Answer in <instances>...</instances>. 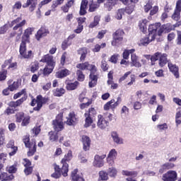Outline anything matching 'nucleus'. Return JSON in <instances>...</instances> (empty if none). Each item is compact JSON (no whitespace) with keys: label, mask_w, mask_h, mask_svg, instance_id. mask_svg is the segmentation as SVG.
Masks as SVG:
<instances>
[{"label":"nucleus","mask_w":181,"mask_h":181,"mask_svg":"<svg viewBox=\"0 0 181 181\" xmlns=\"http://www.w3.org/2000/svg\"><path fill=\"white\" fill-rule=\"evenodd\" d=\"M76 69H79L81 71L84 70H88L90 71L89 74V83L88 86L90 88H93L97 86V83H98V77L100 74H98V69L97 66L94 64H90L88 62H86L84 63H80L76 65Z\"/></svg>","instance_id":"1"},{"label":"nucleus","mask_w":181,"mask_h":181,"mask_svg":"<svg viewBox=\"0 0 181 181\" xmlns=\"http://www.w3.org/2000/svg\"><path fill=\"white\" fill-rule=\"evenodd\" d=\"M35 32V28H28L24 30L22 35L21 42L19 47V53L23 59H33V52L29 50L26 52V43H30V35Z\"/></svg>","instance_id":"2"},{"label":"nucleus","mask_w":181,"mask_h":181,"mask_svg":"<svg viewBox=\"0 0 181 181\" xmlns=\"http://www.w3.org/2000/svg\"><path fill=\"white\" fill-rule=\"evenodd\" d=\"M158 29L159 27L156 24H151L148 26V35L147 37H144L140 40V46H148L150 42H153L156 39V32H158Z\"/></svg>","instance_id":"3"},{"label":"nucleus","mask_w":181,"mask_h":181,"mask_svg":"<svg viewBox=\"0 0 181 181\" xmlns=\"http://www.w3.org/2000/svg\"><path fill=\"white\" fill-rule=\"evenodd\" d=\"M49 100V97H43L42 95H37L36 98L31 95V102L30 105L33 107V111L39 112L42 107Z\"/></svg>","instance_id":"4"},{"label":"nucleus","mask_w":181,"mask_h":181,"mask_svg":"<svg viewBox=\"0 0 181 181\" xmlns=\"http://www.w3.org/2000/svg\"><path fill=\"white\" fill-rule=\"evenodd\" d=\"M22 95H23L22 97ZM22 97V98H21ZM13 100H17L16 101H11L8 103V105L10 107H21L26 100H28V93L26 92V88L22 89L20 92H18L13 95ZM20 98V99H18Z\"/></svg>","instance_id":"5"},{"label":"nucleus","mask_w":181,"mask_h":181,"mask_svg":"<svg viewBox=\"0 0 181 181\" xmlns=\"http://www.w3.org/2000/svg\"><path fill=\"white\" fill-rule=\"evenodd\" d=\"M158 60V64L160 67H165L166 64H169L170 63V60L168 59V54L162 53V52H156L151 57V62H157Z\"/></svg>","instance_id":"6"},{"label":"nucleus","mask_w":181,"mask_h":181,"mask_svg":"<svg viewBox=\"0 0 181 181\" xmlns=\"http://www.w3.org/2000/svg\"><path fill=\"white\" fill-rule=\"evenodd\" d=\"M14 25H16L14 26ZM26 25V20H22V17H18L17 18L13 20L10 23V28H13V30H18V36H22V33H23V26Z\"/></svg>","instance_id":"7"},{"label":"nucleus","mask_w":181,"mask_h":181,"mask_svg":"<svg viewBox=\"0 0 181 181\" xmlns=\"http://www.w3.org/2000/svg\"><path fill=\"white\" fill-rule=\"evenodd\" d=\"M125 32L124 30L119 28L115 33H112V40L111 41L112 46H119L124 40V35Z\"/></svg>","instance_id":"8"},{"label":"nucleus","mask_w":181,"mask_h":181,"mask_svg":"<svg viewBox=\"0 0 181 181\" xmlns=\"http://www.w3.org/2000/svg\"><path fill=\"white\" fill-rule=\"evenodd\" d=\"M73 158V151L69 150L67 154H65L64 158L61 160L62 165H63V170H64V175H66L67 172H69V163L68 162L71 161Z\"/></svg>","instance_id":"9"},{"label":"nucleus","mask_w":181,"mask_h":181,"mask_svg":"<svg viewBox=\"0 0 181 181\" xmlns=\"http://www.w3.org/2000/svg\"><path fill=\"white\" fill-rule=\"evenodd\" d=\"M121 101H122L121 97H118L116 102L115 100L112 99L104 105L103 109L105 111H110V108H111L114 111L121 104Z\"/></svg>","instance_id":"10"},{"label":"nucleus","mask_w":181,"mask_h":181,"mask_svg":"<svg viewBox=\"0 0 181 181\" xmlns=\"http://www.w3.org/2000/svg\"><path fill=\"white\" fill-rule=\"evenodd\" d=\"M54 173H52L51 175V176L52 177H54V179H59V177L62 176H64V177H67V176H69V172H66V175H64V170H63V165L62 168H60V165H57V164H54Z\"/></svg>","instance_id":"11"},{"label":"nucleus","mask_w":181,"mask_h":181,"mask_svg":"<svg viewBox=\"0 0 181 181\" xmlns=\"http://www.w3.org/2000/svg\"><path fill=\"white\" fill-rule=\"evenodd\" d=\"M78 122V118H77V115H76V112L74 111L70 112L66 117L65 124L69 127H73L74 125H77Z\"/></svg>","instance_id":"12"},{"label":"nucleus","mask_w":181,"mask_h":181,"mask_svg":"<svg viewBox=\"0 0 181 181\" xmlns=\"http://www.w3.org/2000/svg\"><path fill=\"white\" fill-rule=\"evenodd\" d=\"M163 181H176L177 180V173L175 170H169L163 175Z\"/></svg>","instance_id":"13"},{"label":"nucleus","mask_w":181,"mask_h":181,"mask_svg":"<svg viewBox=\"0 0 181 181\" xmlns=\"http://www.w3.org/2000/svg\"><path fill=\"white\" fill-rule=\"evenodd\" d=\"M50 33V31H49V29L46 28V26H42L36 33L35 34V39L37 40H40L42 37H46L47 35Z\"/></svg>","instance_id":"14"},{"label":"nucleus","mask_w":181,"mask_h":181,"mask_svg":"<svg viewBox=\"0 0 181 181\" xmlns=\"http://www.w3.org/2000/svg\"><path fill=\"white\" fill-rule=\"evenodd\" d=\"M108 125H110L108 120L105 119L103 115H98L97 122L98 128H100V129H105Z\"/></svg>","instance_id":"15"},{"label":"nucleus","mask_w":181,"mask_h":181,"mask_svg":"<svg viewBox=\"0 0 181 181\" xmlns=\"http://www.w3.org/2000/svg\"><path fill=\"white\" fill-rule=\"evenodd\" d=\"M25 148H28L29 151L27 152V155L28 157L33 156L35 153H36V149L37 146H36V140L32 139L30 143L25 146Z\"/></svg>","instance_id":"16"},{"label":"nucleus","mask_w":181,"mask_h":181,"mask_svg":"<svg viewBox=\"0 0 181 181\" xmlns=\"http://www.w3.org/2000/svg\"><path fill=\"white\" fill-rule=\"evenodd\" d=\"M117 155H118V153L115 149H112L107 157V162L109 164V166H114L115 164V158H117Z\"/></svg>","instance_id":"17"},{"label":"nucleus","mask_w":181,"mask_h":181,"mask_svg":"<svg viewBox=\"0 0 181 181\" xmlns=\"http://www.w3.org/2000/svg\"><path fill=\"white\" fill-rule=\"evenodd\" d=\"M40 62V63H46V66H56L53 56L49 54L44 55Z\"/></svg>","instance_id":"18"},{"label":"nucleus","mask_w":181,"mask_h":181,"mask_svg":"<svg viewBox=\"0 0 181 181\" xmlns=\"http://www.w3.org/2000/svg\"><path fill=\"white\" fill-rule=\"evenodd\" d=\"M81 142L83 144V149L85 152L90 151L91 148V139L88 136L83 135L81 138Z\"/></svg>","instance_id":"19"},{"label":"nucleus","mask_w":181,"mask_h":181,"mask_svg":"<svg viewBox=\"0 0 181 181\" xmlns=\"http://www.w3.org/2000/svg\"><path fill=\"white\" fill-rule=\"evenodd\" d=\"M87 18L86 17H79L77 18V22H78V26L76 29L74 30V33H81L84 29V25H83V23H86V21Z\"/></svg>","instance_id":"20"},{"label":"nucleus","mask_w":181,"mask_h":181,"mask_svg":"<svg viewBox=\"0 0 181 181\" xmlns=\"http://www.w3.org/2000/svg\"><path fill=\"white\" fill-rule=\"evenodd\" d=\"M71 181H85L83 174L78 172V169H74L71 173Z\"/></svg>","instance_id":"21"},{"label":"nucleus","mask_w":181,"mask_h":181,"mask_svg":"<svg viewBox=\"0 0 181 181\" xmlns=\"http://www.w3.org/2000/svg\"><path fill=\"white\" fill-rule=\"evenodd\" d=\"M6 148L8 149H12V151L8 153L9 156H15L18 152V146H15V141L10 140L6 144Z\"/></svg>","instance_id":"22"},{"label":"nucleus","mask_w":181,"mask_h":181,"mask_svg":"<svg viewBox=\"0 0 181 181\" xmlns=\"http://www.w3.org/2000/svg\"><path fill=\"white\" fill-rule=\"evenodd\" d=\"M37 6V0H27L26 3L23 4V8H29L30 12H33Z\"/></svg>","instance_id":"23"},{"label":"nucleus","mask_w":181,"mask_h":181,"mask_svg":"<svg viewBox=\"0 0 181 181\" xmlns=\"http://www.w3.org/2000/svg\"><path fill=\"white\" fill-rule=\"evenodd\" d=\"M168 67L170 73L173 74V76H175V78H179V66H177L176 64H172V62H170L168 64Z\"/></svg>","instance_id":"24"},{"label":"nucleus","mask_w":181,"mask_h":181,"mask_svg":"<svg viewBox=\"0 0 181 181\" xmlns=\"http://www.w3.org/2000/svg\"><path fill=\"white\" fill-rule=\"evenodd\" d=\"M71 71L67 69H63L56 72L55 77L57 78H64L67 76H70Z\"/></svg>","instance_id":"25"},{"label":"nucleus","mask_w":181,"mask_h":181,"mask_svg":"<svg viewBox=\"0 0 181 181\" xmlns=\"http://www.w3.org/2000/svg\"><path fill=\"white\" fill-rule=\"evenodd\" d=\"M8 87L10 89V91H16L19 86H21V83L19 81H13V80L10 79L7 81Z\"/></svg>","instance_id":"26"},{"label":"nucleus","mask_w":181,"mask_h":181,"mask_svg":"<svg viewBox=\"0 0 181 181\" xmlns=\"http://www.w3.org/2000/svg\"><path fill=\"white\" fill-rule=\"evenodd\" d=\"M107 2L105 4V6L107 8L108 11H111V9H112V6H115V5H117V2L118 1V0H106ZM104 2V0H97L96 4H98V5H100V4H103Z\"/></svg>","instance_id":"27"},{"label":"nucleus","mask_w":181,"mask_h":181,"mask_svg":"<svg viewBox=\"0 0 181 181\" xmlns=\"http://www.w3.org/2000/svg\"><path fill=\"white\" fill-rule=\"evenodd\" d=\"M131 66L132 67H137L139 69V67H142V64L139 62V59L138 56H136V54H132L131 55Z\"/></svg>","instance_id":"28"},{"label":"nucleus","mask_w":181,"mask_h":181,"mask_svg":"<svg viewBox=\"0 0 181 181\" xmlns=\"http://www.w3.org/2000/svg\"><path fill=\"white\" fill-rule=\"evenodd\" d=\"M88 5V0H82L81 2L79 15L80 16H84L87 14V6Z\"/></svg>","instance_id":"29"},{"label":"nucleus","mask_w":181,"mask_h":181,"mask_svg":"<svg viewBox=\"0 0 181 181\" xmlns=\"http://www.w3.org/2000/svg\"><path fill=\"white\" fill-rule=\"evenodd\" d=\"M175 166V163H165L160 166V168L159 169V173H163L164 172H166V170H170V169H173Z\"/></svg>","instance_id":"30"},{"label":"nucleus","mask_w":181,"mask_h":181,"mask_svg":"<svg viewBox=\"0 0 181 181\" xmlns=\"http://www.w3.org/2000/svg\"><path fill=\"white\" fill-rule=\"evenodd\" d=\"M52 128L55 132L59 133L64 129V122H52Z\"/></svg>","instance_id":"31"},{"label":"nucleus","mask_w":181,"mask_h":181,"mask_svg":"<svg viewBox=\"0 0 181 181\" xmlns=\"http://www.w3.org/2000/svg\"><path fill=\"white\" fill-rule=\"evenodd\" d=\"M15 179L13 174H8V173H1L0 174V181H12Z\"/></svg>","instance_id":"32"},{"label":"nucleus","mask_w":181,"mask_h":181,"mask_svg":"<svg viewBox=\"0 0 181 181\" xmlns=\"http://www.w3.org/2000/svg\"><path fill=\"white\" fill-rule=\"evenodd\" d=\"M54 67L55 66L54 65H45L43 70H40V73H41V74H42L43 76H49V74H51V73L53 72Z\"/></svg>","instance_id":"33"},{"label":"nucleus","mask_w":181,"mask_h":181,"mask_svg":"<svg viewBox=\"0 0 181 181\" xmlns=\"http://www.w3.org/2000/svg\"><path fill=\"white\" fill-rule=\"evenodd\" d=\"M78 54H81L80 57V61L81 62H84L86 60V57H87V47H81L77 50Z\"/></svg>","instance_id":"34"},{"label":"nucleus","mask_w":181,"mask_h":181,"mask_svg":"<svg viewBox=\"0 0 181 181\" xmlns=\"http://www.w3.org/2000/svg\"><path fill=\"white\" fill-rule=\"evenodd\" d=\"M49 140L51 142H57L59 141V132L55 131H50L48 133Z\"/></svg>","instance_id":"35"},{"label":"nucleus","mask_w":181,"mask_h":181,"mask_svg":"<svg viewBox=\"0 0 181 181\" xmlns=\"http://www.w3.org/2000/svg\"><path fill=\"white\" fill-rule=\"evenodd\" d=\"M100 21H101V16L98 15L95 16L93 18V21L89 24L88 28L90 29H94V28L100 25Z\"/></svg>","instance_id":"36"},{"label":"nucleus","mask_w":181,"mask_h":181,"mask_svg":"<svg viewBox=\"0 0 181 181\" xmlns=\"http://www.w3.org/2000/svg\"><path fill=\"white\" fill-rule=\"evenodd\" d=\"M111 136H112L114 142H115V144H117L119 145L124 144V140L122 139V138L119 137V136L118 135V133H117V132H112L111 133Z\"/></svg>","instance_id":"37"},{"label":"nucleus","mask_w":181,"mask_h":181,"mask_svg":"<svg viewBox=\"0 0 181 181\" xmlns=\"http://www.w3.org/2000/svg\"><path fill=\"white\" fill-rule=\"evenodd\" d=\"M84 117L86 118L84 127L88 128V127H90L91 124H93V122H94V120H93V118H91L90 113H84Z\"/></svg>","instance_id":"38"},{"label":"nucleus","mask_w":181,"mask_h":181,"mask_svg":"<svg viewBox=\"0 0 181 181\" xmlns=\"http://www.w3.org/2000/svg\"><path fill=\"white\" fill-rule=\"evenodd\" d=\"M146 23H148V20L146 19L141 20L139 23V28L143 33H146V31L148 30Z\"/></svg>","instance_id":"39"},{"label":"nucleus","mask_w":181,"mask_h":181,"mask_svg":"<svg viewBox=\"0 0 181 181\" xmlns=\"http://www.w3.org/2000/svg\"><path fill=\"white\" fill-rule=\"evenodd\" d=\"M100 8V4L94 2L93 0L90 1L88 12H96Z\"/></svg>","instance_id":"40"},{"label":"nucleus","mask_w":181,"mask_h":181,"mask_svg":"<svg viewBox=\"0 0 181 181\" xmlns=\"http://www.w3.org/2000/svg\"><path fill=\"white\" fill-rule=\"evenodd\" d=\"M122 175H123V176H127L133 179L138 176V171H129L124 170L122 171Z\"/></svg>","instance_id":"41"},{"label":"nucleus","mask_w":181,"mask_h":181,"mask_svg":"<svg viewBox=\"0 0 181 181\" xmlns=\"http://www.w3.org/2000/svg\"><path fill=\"white\" fill-rule=\"evenodd\" d=\"M6 171L10 175H13V173H16L18 172V164L14 163L13 165H8L6 168Z\"/></svg>","instance_id":"42"},{"label":"nucleus","mask_w":181,"mask_h":181,"mask_svg":"<svg viewBox=\"0 0 181 181\" xmlns=\"http://www.w3.org/2000/svg\"><path fill=\"white\" fill-rule=\"evenodd\" d=\"M40 67V64L37 61H35L30 64V71L31 73H36Z\"/></svg>","instance_id":"43"},{"label":"nucleus","mask_w":181,"mask_h":181,"mask_svg":"<svg viewBox=\"0 0 181 181\" xmlns=\"http://www.w3.org/2000/svg\"><path fill=\"white\" fill-rule=\"evenodd\" d=\"M107 47V43L103 42L102 44H96L95 45L94 47L92 49V52L93 53H98L101 49H105Z\"/></svg>","instance_id":"44"},{"label":"nucleus","mask_w":181,"mask_h":181,"mask_svg":"<svg viewBox=\"0 0 181 181\" xmlns=\"http://www.w3.org/2000/svg\"><path fill=\"white\" fill-rule=\"evenodd\" d=\"M78 84H80V83H78L77 81L74 83H68L66 84V88L69 91H73V90H76L77 87H78Z\"/></svg>","instance_id":"45"},{"label":"nucleus","mask_w":181,"mask_h":181,"mask_svg":"<svg viewBox=\"0 0 181 181\" xmlns=\"http://www.w3.org/2000/svg\"><path fill=\"white\" fill-rule=\"evenodd\" d=\"M18 107H12L8 105V107L4 110V114L6 115H12V114H15L18 110H16Z\"/></svg>","instance_id":"46"},{"label":"nucleus","mask_w":181,"mask_h":181,"mask_svg":"<svg viewBox=\"0 0 181 181\" xmlns=\"http://www.w3.org/2000/svg\"><path fill=\"white\" fill-rule=\"evenodd\" d=\"M25 112H18L15 115V119H16V122L21 123L22 122V120L25 117Z\"/></svg>","instance_id":"47"},{"label":"nucleus","mask_w":181,"mask_h":181,"mask_svg":"<svg viewBox=\"0 0 181 181\" xmlns=\"http://www.w3.org/2000/svg\"><path fill=\"white\" fill-rule=\"evenodd\" d=\"M66 93V90L63 88H57L53 91L54 97H62Z\"/></svg>","instance_id":"48"},{"label":"nucleus","mask_w":181,"mask_h":181,"mask_svg":"<svg viewBox=\"0 0 181 181\" xmlns=\"http://www.w3.org/2000/svg\"><path fill=\"white\" fill-rule=\"evenodd\" d=\"M71 45H73V42H71V40L65 39L62 42L61 47H62V50H66V49L70 47V46H71Z\"/></svg>","instance_id":"49"},{"label":"nucleus","mask_w":181,"mask_h":181,"mask_svg":"<svg viewBox=\"0 0 181 181\" xmlns=\"http://www.w3.org/2000/svg\"><path fill=\"white\" fill-rule=\"evenodd\" d=\"M76 76L78 81H84L86 80V75L83 72V71L78 69L76 71Z\"/></svg>","instance_id":"50"},{"label":"nucleus","mask_w":181,"mask_h":181,"mask_svg":"<svg viewBox=\"0 0 181 181\" xmlns=\"http://www.w3.org/2000/svg\"><path fill=\"white\" fill-rule=\"evenodd\" d=\"M108 179V173L104 170L99 172V180L107 181Z\"/></svg>","instance_id":"51"},{"label":"nucleus","mask_w":181,"mask_h":181,"mask_svg":"<svg viewBox=\"0 0 181 181\" xmlns=\"http://www.w3.org/2000/svg\"><path fill=\"white\" fill-rule=\"evenodd\" d=\"M117 173H118V171L117 170V168L114 167L109 168L107 170V175H109L110 177H116Z\"/></svg>","instance_id":"52"},{"label":"nucleus","mask_w":181,"mask_h":181,"mask_svg":"<svg viewBox=\"0 0 181 181\" xmlns=\"http://www.w3.org/2000/svg\"><path fill=\"white\" fill-rule=\"evenodd\" d=\"M7 76L8 70L1 69V71H0V81H5V80H6Z\"/></svg>","instance_id":"53"},{"label":"nucleus","mask_w":181,"mask_h":181,"mask_svg":"<svg viewBox=\"0 0 181 181\" xmlns=\"http://www.w3.org/2000/svg\"><path fill=\"white\" fill-rule=\"evenodd\" d=\"M30 124V116L26 115L21 121V127H28Z\"/></svg>","instance_id":"54"},{"label":"nucleus","mask_w":181,"mask_h":181,"mask_svg":"<svg viewBox=\"0 0 181 181\" xmlns=\"http://www.w3.org/2000/svg\"><path fill=\"white\" fill-rule=\"evenodd\" d=\"M134 9H135V4H132L125 8L124 11L126 13H128V15H131V13L134 12Z\"/></svg>","instance_id":"55"},{"label":"nucleus","mask_w":181,"mask_h":181,"mask_svg":"<svg viewBox=\"0 0 181 181\" xmlns=\"http://www.w3.org/2000/svg\"><path fill=\"white\" fill-rule=\"evenodd\" d=\"M171 18L173 21H175L176 22H178V21L180 20V11H177L175 10Z\"/></svg>","instance_id":"56"},{"label":"nucleus","mask_w":181,"mask_h":181,"mask_svg":"<svg viewBox=\"0 0 181 181\" xmlns=\"http://www.w3.org/2000/svg\"><path fill=\"white\" fill-rule=\"evenodd\" d=\"M93 104V100L88 99V102L86 103H81L80 104L79 107L81 110H84V108H87L90 107Z\"/></svg>","instance_id":"57"},{"label":"nucleus","mask_w":181,"mask_h":181,"mask_svg":"<svg viewBox=\"0 0 181 181\" xmlns=\"http://www.w3.org/2000/svg\"><path fill=\"white\" fill-rule=\"evenodd\" d=\"M118 57H119V54H115L110 57L109 62L113 63V64H117L118 63Z\"/></svg>","instance_id":"58"},{"label":"nucleus","mask_w":181,"mask_h":181,"mask_svg":"<svg viewBox=\"0 0 181 181\" xmlns=\"http://www.w3.org/2000/svg\"><path fill=\"white\" fill-rule=\"evenodd\" d=\"M12 60H13V57H11L9 59H6L4 64L1 65V69H6L7 66L11 65V63H12Z\"/></svg>","instance_id":"59"},{"label":"nucleus","mask_w":181,"mask_h":181,"mask_svg":"<svg viewBox=\"0 0 181 181\" xmlns=\"http://www.w3.org/2000/svg\"><path fill=\"white\" fill-rule=\"evenodd\" d=\"M180 118H181V110L177 111L175 114V124H176V125H180L181 119H180Z\"/></svg>","instance_id":"60"},{"label":"nucleus","mask_w":181,"mask_h":181,"mask_svg":"<svg viewBox=\"0 0 181 181\" xmlns=\"http://www.w3.org/2000/svg\"><path fill=\"white\" fill-rule=\"evenodd\" d=\"M100 67L103 71H107V70H108V64L107 63V61H105V59H103L101 61Z\"/></svg>","instance_id":"61"},{"label":"nucleus","mask_w":181,"mask_h":181,"mask_svg":"<svg viewBox=\"0 0 181 181\" xmlns=\"http://www.w3.org/2000/svg\"><path fill=\"white\" fill-rule=\"evenodd\" d=\"M52 122H63V112L59 113L55 119L52 120Z\"/></svg>","instance_id":"62"},{"label":"nucleus","mask_w":181,"mask_h":181,"mask_svg":"<svg viewBox=\"0 0 181 181\" xmlns=\"http://www.w3.org/2000/svg\"><path fill=\"white\" fill-rule=\"evenodd\" d=\"M157 12H159V6H154L152 7L151 10H150V16H153V15H156Z\"/></svg>","instance_id":"63"},{"label":"nucleus","mask_w":181,"mask_h":181,"mask_svg":"<svg viewBox=\"0 0 181 181\" xmlns=\"http://www.w3.org/2000/svg\"><path fill=\"white\" fill-rule=\"evenodd\" d=\"M152 2L148 1L145 6H144V12L146 13H148V12H149V11L151 10L152 8Z\"/></svg>","instance_id":"64"}]
</instances>
